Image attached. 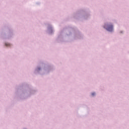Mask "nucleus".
Instances as JSON below:
<instances>
[{
	"label": "nucleus",
	"mask_w": 129,
	"mask_h": 129,
	"mask_svg": "<svg viewBox=\"0 0 129 129\" xmlns=\"http://www.w3.org/2000/svg\"><path fill=\"white\" fill-rule=\"evenodd\" d=\"M92 95L93 96H94V95H95V93H92Z\"/></svg>",
	"instance_id": "obj_2"
},
{
	"label": "nucleus",
	"mask_w": 129,
	"mask_h": 129,
	"mask_svg": "<svg viewBox=\"0 0 129 129\" xmlns=\"http://www.w3.org/2000/svg\"><path fill=\"white\" fill-rule=\"evenodd\" d=\"M104 28L109 32H112L113 30V25L112 24H105Z\"/></svg>",
	"instance_id": "obj_1"
}]
</instances>
